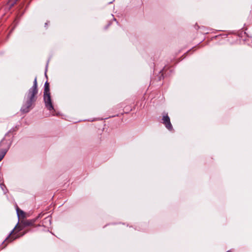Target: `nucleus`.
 Instances as JSON below:
<instances>
[{"mask_svg": "<svg viewBox=\"0 0 252 252\" xmlns=\"http://www.w3.org/2000/svg\"><path fill=\"white\" fill-rule=\"evenodd\" d=\"M38 94L37 78L35 77L33 84L26 94L24 103L21 110L24 113L28 112L34 104L37 99Z\"/></svg>", "mask_w": 252, "mask_h": 252, "instance_id": "1", "label": "nucleus"}, {"mask_svg": "<svg viewBox=\"0 0 252 252\" xmlns=\"http://www.w3.org/2000/svg\"><path fill=\"white\" fill-rule=\"evenodd\" d=\"M24 228H25V227L24 225L22 224V221L21 220L20 222H19L15 226L14 228L11 231L9 236L3 243H6V245H7V243L12 242L14 240L23 236L25 233L20 234L19 232L24 229Z\"/></svg>", "mask_w": 252, "mask_h": 252, "instance_id": "2", "label": "nucleus"}, {"mask_svg": "<svg viewBox=\"0 0 252 252\" xmlns=\"http://www.w3.org/2000/svg\"><path fill=\"white\" fill-rule=\"evenodd\" d=\"M24 228H25V227L24 225L22 224V221L21 220L20 222H19L15 226L14 228L11 231L9 236L3 243H6V245H7V243L12 242L14 240L23 236L25 233L20 234L19 232L24 229Z\"/></svg>", "mask_w": 252, "mask_h": 252, "instance_id": "3", "label": "nucleus"}, {"mask_svg": "<svg viewBox=\"0 0 252 252\" xmlns=\"http://www.w3.org/2000/svg\"><path fill=\"white\" fill-rule=\"evenodd\" d=\"M24 228H25V227L24 225L22 224V221L21 220L20 222H19L15 226L14 228L11 231L9 236L3 243H6V245H7V243L12 242L14 240L23 236L25 233L20 234L19 232L24 229Z\"/></svg>", "mask_w": 252, "mask_h": 252, "instance_id": "4", "label": "nucleus"}, {"mask_svg": "<svg viewBox=\"0 0 252 252\" xmlns=\"http://www.w3.org/2000/svg\"><path fill=\"white\" fill-rule=\"evenodd\" d=\"M44 101L46 108L50 111H52L53 113L54 108L50 93L49 83L48 82H46L44 84Z\"/></svg>", "mask_w": 252, "mask_h": 252, "instance_id": "5", "label": "nucleus"}, {"mask_svg": "<svg viewBox=\"0 0 252 252\" xmlns=\"http://www.w3.org/2000/svg\"><path fill=\"white\" fill-rule=\"evenodd\" d=\"M162 123L164 125L165 127L169 130L173 129L172 124L170 122V120L167 114H165L162 117Z\"/></svg>", "mask_w": 252, "mask_h": 252, "instance_id": "6", "label": "nucleus"}, {"mask_svg": "<svg viewBox=\"0 0 252 252\" xmlns=\"http://www.w3.org/2000/svg\"><path fill=\"white\" fill-rule=\"evenodd\" d=\"M22 224L24 225L25 227L29 226H33L34 223L35 222V220H23Z\"/></svg>", "mask_w": 252, "mask_h": 252, "instance_id": "7", "label": "nucleus"}, {"mask_svg": "<svg viewBox=\"0 0 252 252\" xmlns=\"http://www.w3.org/2000/svg\"><path fill=\"white\" fill-rule=\"evenodd\" d=\"M18 217L20 219H24L26 217L25 213L24 211L20 210L18 207L16 209Z\"/></svg>", "mask_w": 252, "mask_h": 252, "instance_id": "8", "label": "nucleus"}, {"mask_svg": "<svg viewBox=\"0 0 252 252\" xmlns=\"http://www.w3.org/2000/svg\"><path fill=\"white\" fill-rule=\"evenodd\" d=\"M7 151V148H0V161L4 158Z\"/></svg>", "mask_w": 252, "mask_h": 252, "instance_id": "9", "label": "nucleus"}, {"mask_svg": "<svg viewBox=\"0 0 252 252\" xmlns=\"http://www.w3.org/2000/svg\"><path fill=\"white\" fill-rule=\"evenodd\" d=\"M5 141L4 140L1 141L0 142V147H2L3 145L4 144Z\"/></svg>", "mask_w": 252, "mask_h": 252, "instance_id": "10", "label": "nucleus"}, {"mask_svg": "<svg viewBox=\"0 0 252 252\" xmlns=\"http://www.w3.org/2000/svg\"><path fill=\"white\" fill-rule=\"evenodd\" d=\"M226 252H232V251L231 250H229V251H227Z\"/></svg>", "mask_w": 252, "mask_h": 252, "instance_id": "11", "label": "nucleus"}]
</instances>
